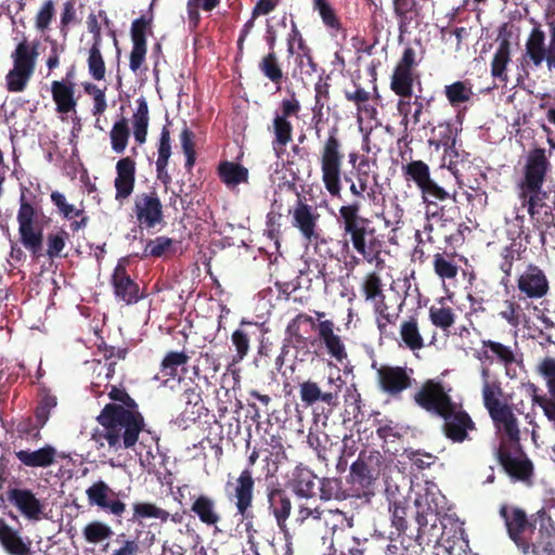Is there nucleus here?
<instances>
[{
    "mask_svg": "<svg viewBox=\"0 0 555 555\" xmlns=\"http://www.w3.org/2000/svg\"><path fill=\"white\" fill-rule=\"evenodd\" d=\"M96 422L102 428L93 430L91 440L99 448L107 443L114 452L133 449L146 426L140 409L124 410L113 405L103 408L96 416Z\"/></svg>",
    "mask_w": 555,
    "mask_h": 555,
    "instance_id": "obj_1",
    "label": "nucleus"
},
{
    "mask_svg": "<svg viewBox=\"0 0 555 555\" xmlns=\"http://www.w3.org/2000/svg\"><path fill=\"white\" fill-rule=\"evenodd\" d=\"M336 326L332 320L315 322L307 313H298L287 326L286 334L296 349L311 347L313 353L319 356L324 348L325 352L339 363L347 359V350L343 338L335 333Z\"/></svg>",
    "mask_w": 555,
    "mask_h": 555,
    "instance_id": "obj_2",
    "label": "nucleus"
},
{
    "mask_svg": "<svg viewBox=\"0 0 555 555\" xmlns=\"http://www.w3.org/2000/svg\"><path fill=\"white\" fill-rule=\"evenodd\" d=\"M361 203H352L339 207L337 223L343 231L345 244L351 243L353 249L367 262H382L383 243L376 235L372 221L360 215Z\"/></svg>",
    "mask_w": 555,
    "mask_h": 555,
    "instance_id": "obj_3",
    "label": "nucleus"
},
{
    "mask_svg": "<svg viewBox=\"0 0 555 555\" xmlns=\"http://www.w3.org/2000/svg\"><path fill=\"white\" fill-rule=\"evenodd\" d=\"M345 159L343 142L336 126L327 131V137L320 149V167L325 190L333 197L341 193V169Z\"/></svg>",
    "mask_w": 555,
    "mask_h": 555,
    "instance_id": "obj_4",
    "label": "nucleus"
},
{
    "mask_svg": "<svg viewBox=\"0 0 555 555\" xmlns=\"http://www.w3.org/2000/svg\"><path fill=\"white\" fill-rule=\"evenodd\" d=\"M38 48L39 41L29 42L26 38L16 44L11 53L13 67L5 75L8 91L17 93L26 89L36 70Z\"/></svg>",
    "mask_w": 555,
    "mask_h": 555,
    "instance_id": "obj_5",
    "label": "nucleus"
},
{
    "mask_svg": "<svg viewBox=\"0 0 555 555\" xmlns=\"http://www.w3.org/2000/svg\"><path fill=\"white\" fill-rule=\"evenodd\" d=\"M41 216V210L30 203L22 192L16 215L20 242L34 258L42 256L43 224Z\"/></svg>",
    "mask_w": 555,
    "mask_h": 555,
    "instance_id": "obj_6",
    "label": "nucleus"
},
{
    "mask_svg": "<svg viewBox=\"0 0 555 555\" xmlns=\"http://www.w3.org/2000/svg\"><path fill=\"white\" fill-rule=\"evenodd\" d=\"M495 459L512 482H519L526 487L533 486L534 465L521 443L508 447L499 446L495 450Z\"/></svg>",
    "mask_w": 555,
    "mask_h": 555,
    "instance_id": "obj_7",
    "label": "nucleus"
},
{
    "mask_svg": "<svg viewBox=\"0 0 555 555\" xmlns=\"http://www.w3.org/2000/svg\"><path fill=\"white\" fill-rule=\"evenodd\" d=\"M292 175V181L285 182L287 190L296 193L298 196V201L294 209L289 211L292 214V224L294 228L299 230L301 236L309 243L315 245L325 243L318 225L320 215L317 211V208L300 198L296 185V181L299 180V177L296 172H293Z\"/></svg>",
    "mask_w": 555,
    "mask_h": 555,
    "instance_id": "obj_8",
    "label": "nucleus"
},
{
    "mask_svg": "<svg viewBox=\"0 0 555 555\" xmlns=\"http://www.w3.org/2000/svg\"><path fill=\"white\" fill-rule=\"evenodd\" d=\"M402 176L406 182H413L422 194V198L428 205H436L431 198L444 202L449 199L450 193L440 186L430 175L429 166L418 159L411 160L402 166Z\"/></svg>",
    "mask_w": 555,
    "mask_h": 555,
    "instance_id": "obj_9",
    "label": "nucleus"
},
{
    "mask_svg": "<svg viewBox=\"0 0 555 555\" xmlns=\"http://www.w3.org/2000/svg\"><path fill=\"white\" fill-rule=\"evenodd\" d=\"M301 105L295 94L283 99L280 111L275 112L270 130L273 133L272 149L276 157H282L286 145L293 140V125L288 118L297 117Z\"/></svg>",
    "mask_w": 555,
    "mask_h": 555,
    "instance_id": "obj_10",
    "label": "nucleus"
},
{
    "mask_svg": "<svg viewBox=\"0 0 555 555\" xmlns=\"http://www.w3.org/2000/svg\"><path fill=\"white\" fill-rule=\"evenodd\" d=\"M254 492L255 479L249 467H245L237 477H229L224 485L228 501L234 503L236 515L242 518L251 516Z\"/></svg>",
    "mask_w": 555,
    "mask_h": 555,
    "instance_id": "obj_11",
    "label": "nucleus"
},
{
    "mask_svg": "<svg viewBox=\"0 0 555 555\" xmlns=\"http://www.w3.org/2000/svg\"><path fill=\"white\" fill-rule=\"evenodd\" d=\"M420 63L421 57H418L416 50L411 46L405 47L393 68L390 81V88L398 96L411 98L413 83L420 79L417 73Z\"/></svg>",
    "mask_w": 555,
    "mask_h": 555,
    "instance_id": "obj_12",
    "label": "nucleus"
},
{
    "mask_svg": "<svg viewBox=\"0 0 555 555\" xmlns=\"http://www.w3.org/2000/svg\"><path fill=\"white\" fill-rule=\"evenodd\" d=\"M500 516L504 520L509 539L516 544L524 555L532 554L533 542L529 543L524 533L527 530L532 531L533 525L529 520L526 512L517 506L501 505Z\"/></svg>",
    "mask_w": 555,
    "mask_h": 555,
    "instance_id": "obj_13",
    "label": "nucleus"
},
{
    "mask_svg": "<svg viewBox=\"0 0 555 555\" xmlns=\"http://www.w3.org/2000/svg\"><path fill=\"white\" fill-rule=\"evenodd\" d=\"M450 390L451 389H447L441 382L427 379L414 393L413 400L426 412L440 416L448 408H451L454 402Z\"/></svg>",
    "mask_w": 555,
    "mask_h": 555,
    "instance_id": "obj_14",
    "label": "nucleus"
},
{
    "mask_svg": "<svg viewBox=\"0 0 555 555\" xmlns=\"http://www.w3.org/2000/svg\"><path fill=\"white\" fill-rule=\"evenodd\" d=\"M86 495L90 506H96L99 509L116 518L118 525H121L127 505L120 500L119 493L114 491L105 481L98 480L87 490Z\"/></svg>",
    "mask_w": 555,
    "mask_h": 555,
    "instance_id": "obj_15",
    "label": "nucleus"
},
{
    "mask_svg": "<svg viewBox=\"0 0 555 555\" xmlns=\"http://www.w3.org/2000/svg\"><path fill=\"white\" fill-rule=\"evenodd\" d=\"M439 417L443 420L442 431L444 436L453 442L462 443L469 440V433L477 430L472 416L461 403L455 401Z\"/></svg>",
    "mask_w": 555,
    "mask_h": 555,
    "instance_id": "obj_16",
    "label": "nucleus"
},
{
    "mask_svg": "<svg viewBox=\"0 0 555 555\" xmlns=\"http://www.w3.org/2000/svg\"><path fill=\"white\" fill-rule=\"evenodd\" d=\"M550 166L544 149L535 147L531 150L524 166V176L519 183L520 191L533 194L543 193L542 185Z\"/></svg>",
    "mask_w": 555,
    "mask_h": 555,
    "instance_id": "obj_17",
    "label": "nucleus"
},
{
    "mask_svg": "<svg viewBox=\"0 0 555 555\" xmlns=\"http://www.w3.org/2000/svg\"><path fill=\"white\" fill-rule=\"evenodd\" d=\"M7 499L27 520L37 522L47 518L46 503L28 488H10Z\"/></svg>",
    "mask_w": 555,
    "mask_h": 555,
    "instance_id": "obj_18",
    "label": "nucleus"
},
{
    "mask_svg": "<svg viewBox=\"0 0 555 555\" xmlns=\"http://www.w3.org/2000/svg\"><path fill=\"white\" fill-rule=\"evenodd\" d=\"M132 212L142 229H153L164 221L163 204L155 190L138 194Z\"/></svg>",
    "mask_w": 555,
    "mask_h": 555,
    "instance_id": "obj_19",
    "label": "nucleus"
},
{
    "mask_svg": "<svg viewBox=\"0 0 555 555\" xmlns=\"http://www.w3.org/2000/svg\"><path fill=\"white\" fill-rule=\"evenodd\" d=\"M383 465V455L377 450H362L358 460L351 464L350 472L354 482L370 488L378 479Z\"/></svg>",
    "mask_w": 555,
    "mask_h": 555,
    "instance_id": "obj_20",
    "label": "nucleus"
},
{
    "mask_svg": "<svg viewBox=\"0 0 555 555\" xmlns=\"http://www.w3.org/2000/svg\"><path fill=\"white\" fill-rule=\"evenodd\" d=\"M490 417L499 436V446L520 444L519 421L511 405L500 409Z\"/></svg>",
    "mask_w": 555,
    "mask_h": 555,
    "instance_id": "obj_21",
    "label": "nucleus"
},
{
    "mask_svg": "<svg viewBox=\"0 0 555 555\" xmlns=\"http://www.w3.org/2000/svg\"><path fill=\"white\" fill-rule=\"evenodd\" d=\"M372 367L376 369L379 388L390 396H398L412 385V378L403 366L380 365L376 367V364L373 363Z\"/></svg>",
    "mask_w": 555,
    "mask_h": 555,
    "instance_id": "obj_22",
    "label": "nucleus"
},
{
    "mask_svg": "<svg viewBox=\"0 0 555 555\" xmlns=\"http://www.w3.org/2000/svg\"><path fill=\"white\" fill-rule=\"evenodd\" d=\"M537 372L544 379L548 397H533V402L539 404L548 421L555 422V358L545 357L537 367Z\"/></svg>",
    "mask_w": 555,
    "mask_h": 555,
    "instance_id": "obj_23",
    "label": "nucleus"
},
{
    "mask_svg": "<svg viewBox=\"0 0 555 555\" xmlns=\"http://www.w3.org/2000/svg\"><path fill=\"white\" fill-rule=\"evenodd\" d=\"M128 259H119L112 275V285L115 296L126 304H135L141 299L139 285L130 278L127 272Z\"/></svg>",
    "mask_w": 555,
    "mask_h": 555,
    "instance_id": "obj_24",
    "label": "nucleus"
},
{
    "mask_svg": "<svg viewBox=\"0 0 555 555\" xmlns=\"http://www.w3.org/2000/svg\"><path fill=\"white\" fill-rule=\"evenodd\" d=\"M152 20L145 16L135 18L131 24L132 50L130 52V69L137 72L143 64L146 55V31Z\"/></svg>",
    "mask_w": 555,
    "mask_h": 555,
    "instance_id": "obj_25",
    "label": "nucleus"
},
{
    "mask_svg": "<svg viewBox=\"0 0 555 555\" xmlns=\"http://www.w3.org/2000/svg\"><path fill=\"white\" fill-rule=\"evenodd\" d=\"M135 184V162L131 157L120 158L116 164L114 180L115 199L122 203L133 192Z\"/></svg>",
    "mask_w": 555,
    "mask_h": 555,
    "instance_id": "obj_26",
    "label": "nucleus"
},
{
    "mask_svg": "<svg viewBox=\"0 0 555 555\" xmlns=\"http://www.w3.org/2000/svg\"><path fill=\"white\" fill-rule=\"evenodd\" d=\"M520 293L528 298H542L548 292V281L544 272L534 264H529L517 281Z\"/></svg>",
    "mask_w": 555,
    "mask_h": 555,
    "instance_id": "obj_27",
    "label": "nucleus"
},
{
    "mask_svg": "<svg viewBox=\"0 0 555 555\" xmlns=\"http://www.w3.org/2000/svg\"><path fill=\"white\" fill-rule=\"evenodd\" d=\"M268 508L274 516L279 529L287 535L286 521L292 511V501L287 492L280 487L268 488Z\"/></svg>",
    "mask_w": 555,
    "mask_h": 555,
    "instance_id": "obj_28",
    "label": "nucleus"
},
{
    "mask_svg": "<svg viewBox=\"0 0 555 555\" xmlns=\"http://www.w3.org/2000/svg\"><path fill=\"white\" fill-rule=\"evenodd\" d=\"M482 347L486 350L478 357L479 360H487L490 363L496 362L505 367L506 375H509L511 366L514 363L521 362V359H517L515 350L500 341L487 339L482 340Z\"/></svg>",
    "mask_w": 555,
    "mask_h": 555,
    "instance_id": "obj_29",
    "label": "nucleus"
},
{
    "mask_svg": "<svg viewBox=\"0 0 555 555\" xmlns=\"http://www.w3.org/2000/svg\"><path fill=\"white\" fill-rule=\"evenodd\" d=\"M398 345L412 352L418 351L426 346L417 315H410L401 321Z\"/></svg>",
    "mask_w": 555,
    "mask_h": 555,
    "instance_id": "obj_30",
    "label": "nucleus"
},
{
    "mask_svg": "<svg viewBox=\"0 0 555 555\" xmlns=\"http://www.w3.org/2000/svg\"><path fill=\"white\" fill-rule=\"evenodd\" d=\"M16 459L26 467H50L56 463L57 451L51 444H46L37 450L15 451Z\"/></svg>",
    "mask_w": 555,
    "mask_h": 555,
    "instance_id": "obj_31",
    "label": "nucleus"
},
{
    "mask_svg": "<svg viewBox=\"0 0 555 555\" xmlns=\"http://www.w3.org/2000/svg\"><path fill=\"white\" fill-rule=\"evenodd\" d=\"M52 99L59 114L76 113L75 85L70 80H54L51 83Z\"/></svg>",
    "mask_w": 555,
    "mask_h": 555,
    "instance_id": "obj_32",
    "label": "nucleus"
},
{
    "mask_svg": "<svg viewBox=\"0 0 555 555\" xmlns=\"http://www.w3.org/2000/svg\"><path fill=\"white\" fill-rule=\"evenodd\" d=\"M0 544L10 555H31L30 541H24L18 530L0 518Z\"/></svg>",
    "mask_w": 555,
    "mask_h": 555,
    "instance_id": "obj_33",
    "label": "nucleus"
},
{
    "mask_svg": "<svg viewBox=\"0 0 555 555\" xmlns=\"http://www.w3.org/2000/svg\"><path fill=\"white\" fill-rule=\"evenodd\" d=\"M191 512L198 517L202 524L208 527H216L221 520L216 501L206 494H201L193 500Z\"/></svg>",
    "mask_w": 555,
    "mask_h": 555,
    "instance_id": "obj_34",
    "label": "nucleus"
},
{
    "mask_svg": "<svg viewBox=\"0 0 555 555\" xmlns=\"http://www.w3.org/2000/svg\"><path fill=\"white\" fill-rule=\"evenodd\" d=\"M511 40L509 36L500 34L499 47L493 55L491 62V75L493 78L499 79L501 82L506 83L508 80L506 67L511 62Z\"/></svg>",
    "mask_w": 555,
    "mask_h": 555,
    "instance_id": "obj_35",
    "label": "nucleus"
},
{
    "mask_svg": "<svg viewBox=\"0 0 555 555\" xmlns=\"http://www.w3.org/2000/svg\"><path fill=\"white\" fill-rule=\"evenodd\" d=\"M300 399L306 406H311L318 401L326 403L334 408L338 404V396L336 392H323L319 385L312 380H306L299 387Z\"/></svg>",
    "mask_w": 555,
    "mask_h": 555,
    "instance_id": "obj_36",
    "label": "nucleus"
},
{
    "mask_svg": "<svg viewBox=\"0 0 555 555\" xmlns=\"http://www.w3.org/2000/svg\"><path fill=\"white\" fill-rule=\"evenodd\" d=\"M259 72L280 90L286 78L276 52L267 53L258 63Z\"/></svg>",
    "mask_w": 555,
    "mask_h": 555,
    "instance_id": "obj_37",
    "label": "nucleus"
},
{
    "mask_svg": "<svg viewBox=\"0 0 555 555\" xmlns=\"http://www.w3.org/2000/svg\"><path fill=\"white\" fill-rule=\"evenodd\" d=\"M180 401L185 405L181 415L186 421H196L202 416L204 403L198 387H191L183 391Z\"/></svg>",
    "mask_w": 555,
    "mask_h": 555,
    "instance_id": "obj_38",
    "label": "nucleus"
},
{
    "mask_svg": "<svg viewBox=\"0 0 555 555\" xmlns=\"http://www.w3.org/2000/svg\"><path fill=\"white\" fill-rule=\"evenodd\" d=\"M218 175L221 181L228 186H236L247 182L248 170L243 165L233 162H222L218 166Z\"/></svg>",
    "mask_w": 555,
    "mask_h": 555,
    "instance_id": "obj_39",
    "label": "nucleus"
},
{
    "mask_svg": "<svg viewBox=\"0 0 555 555\" xmlns=\"http://www.w3.org/2000/svg\"><path fill=\"white\" fill-rule=\"evenodd\" d=\"M392 4L399 30L403 34L420 14L417 2L416 0H393Z\"/></svg>",
    "mask_w": 555,
    "mask_h": 555,
    "instance_id": "obj_40",
    "label": "nucleus"
},
{
    "mask_svg": "<svg viewBox=\"0 0 555 555\" xmlns=\"http://www.w3.org/2000/svg\"><path fill=\"white\" fill-rule=\"evenodd\" d=\"M545 34L540 26L534 27L526 42V55L532 61L534 66H540L545 60Z\"/></svg>",
    "mask_w": 555,
    "mask_h": 555,
    "instance_id": "obj_41",
    "label": "nucleus"
},
{
    "mask_svg": "<svg viewBox=\"0 0 555 555\" xmlns=\"http://www.w3.org/2000/svg\"><path fill=\"white\" fill-rule=\"evenodd\" d=\"M169 512L157 506L152 502H135L132 504V518L133 522L141 524L144 519L155 518L160 520L162 524L168 521Z\"/></svg>",
    "mask_w": 555,
    "mask_h": 555,
    "instance_id": "obj_42",
    "label": "nucleus"
},
{
    "mask_svg": "<svg viewBox=\"0 0 555 555\" xmlns=\"http://www.w3.org/2000/svg\"><path fill=\"white\" fill-rule=\"evenodd\" d=\"M374 307V314H375V323L377 326V330L379 332L380 337L385 338H393L395 334L391 332L388 326L395 325L399 314L398 313H391L388 311V306L385 301V299H380L379 302H376L373 305Z\"/></svg>",
    "mask_w": 555,
    "mask_h": 555,
    "instance_id": "obj_43",
    "label": "nucleus"
},
{
    "mask_svg": "<svg viewBox=\"0 0 555 555\" xmlns=\"http://www.w3.org/2000/svg\"><path fill=\"white\" fill-rule=\"evenodd\" d=\"M444 95L450 103V105L454 108L459 107L461 104L467 103L470 101L474 95L473 86L469 81H461L457 80L451 85H447L444 87Z\"/></svg>",
    "mask_w": 555,
    "mask_h": 555,
    "instance_id": "obj_44",
    "label": "nucleus"
},
{
    "mask_svg": "<svg viewBox=\"0 0 555 555\" xmlns=\"http://www.w3.org/2000/svg\"><path fill=\"white\" fill-rule=\"evenodd\" d=\"M189 359V356L183 351H169L160 363L159 373L162 377H164L166 382L178 377L179 369H183Z\"/></svg>",
    "mask_w": 555,
    "mask_h": 555,
    "instance_id": "obj_45",
    "label": "nucleus"
},
{
    "mask_svg": "<svg viewBox=\"0 0 555 555\" xmlns=\"http://www.w3.org/2000/svg\"><path fill=\"white\" fill-rule=\"evenodd\" d=\"M314 480L315 475L310 469L297 468L292 479V487L294 492L300 498H313Z\"/></svg>",
    "mask_w": 555,
    "mask_h": 555,
    "instance_id": "obj_46",
    "label": "nucleus"
},
{
    "mask_svg": "<svg viewBox=\"0 0 555 555\" xmlns=\"http://www.w3.org/2000/svg\"><path fill=\"white\" fill-rule=\"evenodd\" d=\"M481 392L483 405L489 415L508 405L507 403L500 400V398L503 396V389L499 380H492V383H482Z\"/></svg>",
    "mask_w": 555,
    "mask_h": 555,
    "instance_id": "obj_47",
    "label": "nucleus"
},
{
    "mask_svg": "<svg viewBox=\"0 0 555 555\" xmlns=\"http://www.w3.org/2000/svg\"><path fill=\"white\" fill-rule=\"evenodd\" d=\"M138 108L133 114V135L138 144H143L146 141L149 128V105L144 98L137 100Z\"/></svg>",
    "mask_w": 555,
    "mask_h": 555,
    "instance_id": "obj_48",
    "label": "nucleus"
},
{
    "mask_svg": "<svg viewBox=\"0 0 555 555\" xmlns=\"http://www.w3.org/2000/svg\"><path fill=\"white\" fill-rule=\"evenodd\" d=\"M175 240L167 236H157L149 238L145 243L143 257L160 258L173 255L176 253Z\"/></svg>",
    "mask_w": 555,
    "mask_h": 555,
    "instance_id": "obj_49",
    "label": "nucleus"
},
{
    "mask_svg": "<svg viewBox=\"0 0 555 555\" xmlns=\"http://www.w3.org/2000/svg\"><path fill=\"white\" fill-rule=\"evenodd\" d=\"M313 10L319 13L324 26L331 30L332 35L344 30L340 20L328 0H313Z\"/></svg>",
    "mask_w": 555,
    "mask_h": 555,
    "instance_id": "obj_50",
    "label": "nucleus"
},
{
    "mask_svg": "<svg viewBox=\"0 0 555 555\" xmlns=\"http://www.w3.org/2000/svg\"><path fill=\"white\" fill-rule=\"evenodd\" d=\"M520 248L521 244L513 241L501 250L502 261L500 263V269L504 273V276L501 279V284L504 286H507L509 283L514 261L521 258Z\"/></svg>",
    "mask_w": 555,
    "mask_h": 555,
    "instance_id": "obj_51",
    "label": "nucleus"
},
{
    "mask_svg": "<svg viewBox=\"0 0 555 555\" xmlns=\"http://www.w3.org/2000/svg\"><path fill=\"white\" fill-rule=\"evenodd\" d=\"M129 138L130 130L128 119L126 117H121L119 120L114 122L109 131L112 150L117 154H122L128 145Z\"/></svg>",
    "mask_w": 555,
    "mask_h": 555,
    "instance_id": "obj_52",
    "label": "nucleus"
},
{
    "mask_svg": "<svg viewBox=\"0 0 555 555\" xmlns=\"http://www.w3.org/2000/svg\"><path fill=\"white\" fill-rule=\"evenodd\" d=\"M408 428L392 420H378L376 435L385 444L403 438Z\"/></svg>",
    "mask_w": 555,
    "mask_h": 555,
    "instance_id": "obj_53",
    "label": "nucleus"
},
{
    "mask_svg": "<svg viewBox=\"0 0 555 555\" xmlns=\"http://www.w3.org/2000/svg\"><path fill=\"white\" fill-rule=\"evenodd\" d=\"M444 298L440 299V306H431L429 308L428 314L430 322L436 326L443 331L450 328L454 323L456 315L454 310L443 305Z\"/></svg>",
    "mask_w": 555,
    "mask_h": 555,
    "instance_id": "obj_54",
    "label": "nucleus"
},
{
    "mask_svg": "<svg viewBox=\"0 0 555 555\" xmlns=\"http://www.w3.org/2000/svg\"><path fill=\"white\" fill-rule=\"evenodd\" d=\"M361 291L364 299L371 301L373 305L386 298L383 291L382 279L376 272L367 273L364 276Z\"/></svg>",
    "mask_w": 555,
    "mask_h": 555,
    "instance_id": "obj_55",
    "label": "nucleus"
},
{
    "mask_svg": "<svg viewBox=\"0 0 555 555\" xmlns=\"http://www.w3.org/2000/svg\"><path fill=\"white\" fill-rule=\"evenodd\" d=\"M83 537L88 543H101L114 534L112 528L100 520H92L88 522L82 529Z\"/></svg>",
    "mask_w": 555,
    "mask_h": 555,
    "instance_id": "obj_56",
    "label": "nucleus"
},
{
    "mask_svg": "<svg viewBox=\"0 0 555 555\" xmlns=\"http://www.w3.org/2000/svg\"><path fill=\"white\" fill-rule=\"evenodd\" d=\"M89 75L94 80H103L105 78L106 67L101 47H90L87 59Z\"/></svg>",
    "mask_w": 555,
    "mask_h": 555,
    "instance_id": "obj_57",
    "label": "nucleus"
},
{
    "mask_svg": "<svg viewBox=\"0 0 555 555\" xmlns=\"http://www.w3.org/2000/svg\"><path fill=\"white\" fill-rule=\"evenodd\" d=\"M346 498L343 482L338 478H322L320 480V499L322 501L344 500Z\"/></svg>",
    "mask_w": 555,
    "mask_h": 555,
    "instance_id": "obj_58",
    "label": "nucleus"
},
{
    "mask_svg": "<svg viewBox=\"0 0 555 555\" xmlns=\"http://www.w3.org/2000/svg\"><path fill=\"white\" fill-rule=\"evenodd\" d=\"M107 395L113 402L105 404L104 408L113 405L124 410L139 409L137 401L127 392L125 388H118L113 385L111 386V390Z\"/></svg>",
    "mask_w": 555,
    "mask_h": 555,
    "instance_id": "obj_59",
    "label": "nucleus"
},
{
    "mask_svg": "<svg viewBox=\"0 0 555 555\" xmlns=\"http://www.w3.org/2000/svg\"><path fill=\"white\" fill-rule=\"evenodd\" d=\"M68 238H69V234L64 229H60L57 232L49 233L47 236L46 255L50 259L61 257L62 251L65 248L66 241Z\"/></svg>",
    "mask_w": 555,
    "mask_h": 555,
    "instance_id": "obj_60",
    "label": "nucleus"
},
{
    "mask_svg": "<svg viewBox=\"0 0 555 555\" xmlns=\"http://www.w3.org/2000/svg\"><path fill=\"white\" fill-rule=\"evenodd\" d=\"M56 404L57 400L55 396L49 392L41 396L35 409V420L38 422L39 426H46L50 418L51 411L56 406Z\"/></svg>",
    "mask_w": 555,
    "mask_h": 555,
    "instance_id": "obj_61",
    "label": "nucleus"
},
{
    "mask_svg": "<svg viewBox=\"0 0 555 555\" xmlns=\"http://www.w3.org/2000/svg\"><path fill=\"white\" fill-rule=\"evenodd\" d=\"M38 422L33 417H26L20 421L16 425V431L22 439L38 441L41 437V429Z\"/></svg>",
    "mask_w": 555,
    "mask_h": 555,
    "instance_id": "obj_62",
    "label": "nucleus"
},
{
    "mask_svg": "<svg viewBox=\"0 0 555 555\" xmlns=\"http://www.w3.org/2000/svg\"><path fill=\"white\" fill-rule=\"evenodd\" d=\"M434 271L442 280L455 279L459 272L457 266L441 254L434 256Z\"/></svg>",
    "mask_w": 555,
    "mask_h": 555,
    "instance_id": "obj_63",
    "label": "nucleus"
},
{
    "mask_svg": "<svg viewBox=\"0 0 555 555\" xmlns=\"http://www.w3.org/2000/svg\"><path fill=\"white\" fill-rule=\"evenodd\" d=\"M435 139L437 146L452 145L456 143L457 129L450 122H440L436 129H434Z\"/></svg>",
    "mask_w": 555,
    "mask_h": 555,
    "instance_id": "obj_64",
    "label": "nucleus"
}]
</instances>
